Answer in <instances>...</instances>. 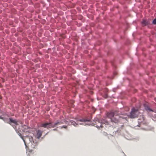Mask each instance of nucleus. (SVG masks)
<instances>
[{"label": "nucleus", "mask_w": 156, "mask_h": 156, "mask_svg": "<svg viewBox=\"0 0 156 156\" xmlns=\"http://www.w3.org/2000/svg\"><path fill=\"white\" fill-rule=\"evenodd\" d=\"M29 130H28V128L27 126H25V127L24 128V129H23V131L25 132H28Z\"/></svg>", "instance_id": "obj_14"}, {"label": "nucleus", "mask_w": 156, "mask_h": 156, "mask_svg": "<svg viewBox=\"0 0 156 156\" xmlns=\"http://www.w3.org/2000/svg\"><path fill=\"white\" fill-rule=\"evenodd\" d=\"M112 65H113V66H114V64H113V63H112Z\"/></svg>", "instance_id": "obj_22"}, {"label": "nucleus", "mask_w": 156, "mask_h": 156, "mask_svg": "<svg viewBox=\"0 0 156 156\" xmlns=\"http://www.w3.org/2000/svg\"><path fill=\"white\" fill-rule=\"evenodd\" d=\"M139 111L138 109L133 108L129 115V118L132 119L135 118L139 115Z\"/></svg>", "instance_id": "obj_3"}, {"label": "nucleus", "mask_w": 156, "mask_h": 156, "mask_svg": "<svg viewBox=\"0 0 156 156\" xmlns=\"http://www.w3.org/2000/svg\"><path fill=\"white\" fill-rule=\"evenodd\" d=\"M98 122L100 123L101 124L100 126H96V127L98 128H99L100 127H103V126L102 125L104 124L105 125L108 124V122L105 119H101L99 120H98Z\"/></svg>", "instance_id": "obj_7"}, {"label": "nucleus", "mask_w": 156, "mask_h": 156, "mask_svg": "<svg viewBox=\"0 0 156 156\" xmlns=\"http://www.w3.org/2000/svg\"><path fill=\"white\" fill-rule=\"evenodd\" d=\"M143 106L145 110L147 112H154L151 105L149 103L147 102L144 103L143 104Z\"/></svg>", "instance_id": "obj_6"}, {"label": "nucleus", "mask_w": 156, "mask_h": 156, "mask_svg": "<svg viewBox=\"0 0 156 156\" xmlns=\"http://www.w3.org/2000/svg\"><path fill=\"white\" fill-rule=\"evenodd\" d=\"M125 155L126 156H126L125 154Z\"/></svg>", "instance_id": "obj_25"}, {"label": "nucleus", "mask_w": 156, "mask_h": 156, "mask_svg": "<svg viewBox=\"0 0 156 156\" xmlns=\"http://www.w3.org/2000/svg\"><path fill=\"white\" fill-rule=\"evenodd\" d=\"M80 119H77L76 122L74 121L73 120H70L69 122H68L64 119L63 120V123H65L66 124L73 125L75 126H76V125H78V124L81 125H84L83 123H80L79 122H80L79 121Z\"/></svg>", "instance_id": "obj_5"}, {"label": "nucleus", "mask_w": 156, "mask_h": 156, "mask_svg": "<svg viewBox=\"0 0 156 156\" xmlns=\"http://www.w3.org/2000/svg\"><path fill=\"white\" fill-rule=\"evenodd\" d=\"M143 26H144L149 25L150 23L149 21L145 20H143L142 22Z\"/></svg>", "instance_id": "obj_12"}, {"label": "nucleus", "mask_w": 156, "mask_h": 156, "mask_svg": "<svg viewBox=\"0 0 156 156\" xmlns=\"http://www.w3.org/2000/svg\"><path fill=\"white\" fill-rule=\"evenodd\" d=\"M116 111L115 112V113H114L112 112H111L108 113V117L110 118L111 119V118L114 117V116L115 114H116Z\"/></svg>", "instance_id": "obj_10"}, {"label": "nucleus", "mask_w": 156, "mask_h": 156, "mask_svg": "<svg viewBox=\"0 0 156 156\" xmlns=\"http://www.w3.org/2000/svg\"><path fill=\"white\" fill-rule=\"evenodd\" d=\"M154 120L156 121V119H155V120Z\"/></svg>", "instance_id": "obj_23"}, {"label": "nucleus", "mask_w": 156, "mask_h": 156, "mask_svg": "<svg viewBox=\"0 0 156 156\" xmlns=\"http://www.w3.org/2000/svg\"><path fill=\"white\" fill-rule=\"evenodd\" d=\"M92 118L91 115L90 114L88 115V116L86 117L85 119H80L79 121H80V122H90V121L91 119Z\"/></svg>", "instance_id": "obj_8"}, {"label": "nucleus", "mask_w": 156, "mask_h": 156, "mask_svg": "<svg viewBox=\"0 0 156 156\" xmlns=\"http://www.w3.org/2000/svg\"><path fill=\"white\" fill-rule=\"evenodd\" d=\"M152 23L154 24H156V18L154 19L152 21Z\"/></svg>", "instance_id": "obj_15"}, {"label": "nucleus", "mask_w": 156, "mask_h": 156, "mask_svg": "<svg viewBox=\"0 0 156 156\" xmlns=\"http://www.w3.org/2000/svg\"><path fill=\"white\" fill-rule=\"evenodd\" d=\"M154 119H153L154 120H155V119H156V113H155V114H154Z\"/></svg>", "instance_id": "obj_18"}, {"label": "nucleus", "mask_w": 156, "mask_h": 156, "mask_svg": "<svg viewBox=\"0 0 156 156\" xmlns=\"http://www.w3.org/2000/svg\"><path fill=\"white\" fill-rule=\"evenodd\" d=\"M115 89H113V90L115 92Z\"/></svg>", "instance_id": "obj_21"}, {"label": "nucleus", "mask_w": 156, "mask_h": 156, "mask_svg": "<svg viewBox=\"0 0 156 156\" xmlns=\"http://www.w3.org/2000/svg\"><path fill=\"white\" fill-rule=\"evenodd\" d=\"M32 150H30V151L32 152Z\"/></svg>", "instance_id": "obj_24"}, {"label": "nucleus", "mask_w": 156, "mask_h": 156, "mask_svg": "<svg viewBox=\"0 0 156 156\" xmlns=\"http://www.w3.org/2000/svg\"><path fill=\"white\" fill-rule=\"evenodd\" d=\"M0 119H3L5 122H6V119L3 118L1 115H0Z\"/></svg>", "instance_id": "obj_16"}, {"label": "nucleus", "mask_w": 156, "mask_h": 156, "mask_svg": "<svg viewBox=\"0 0 156 156\" xmlns=\"http://www.w3.org/2000/svg\"><path fill=\"white\" fill-rule=\"evenodd\" d=\"M62 123H63V120L60 122L58 121L54 124H52L51 122H48L43 123L41 124V126L44 128H48L55 127L57 125H60Z\"/></svg>", "instance_id": "obj_2"}, {"label": "nucleus", "mask_w": 156, "mask_h": 156, "mask_svg": "<svg viewBox=\"0 0 156 156\" xmlns=\"http://www.w3.org/2000/svg\"><path fill=\"white\" fill-rule=\"evenodd\" d=\"M67 127V126H63L61 127V128H64L65 129H66Z\"/></svg>", "instance_id": "obj_17"}, {"label": "nucleus", "mask_w": 156, "mask_h": 156, "mask_svg": "<svg viewBox=\"0 0 156 156\" xmlns=\"http://www.w3.org/2000/svg\"><path fill=\"white\" fill-rule=\"evenodd\" d=\"M16 132L17 133L18 135L23 139V141H24V144H25V145L26 147H27V145L26 144V139H25H25H24L23 138V136H22L21 134L19 132H18V131L17 130V132L16 131Z\"/></svg>", "instance_id": "obj_11"}, {"label": "nucleus", "mask_w": 156, "mask_h": 156, "mask_svg": "<svg viewBox=\"0 0 156 156\" xmlns=\"http://www.w3.org/2000/svg\"><path fill=\"white\" fill-rule=\"evenodd\" d=\"M111 120L112 122H114L115 123H117L119 122V120L118 118H116V117H114L111 118Z\"/></svg>", "instance_id": "obj_13"}, {"label": "nucleus", "mask_w": 156, "mask_h": 156, "mask_svg": "<svg viewBox=\"0 0 156 156\" xmlns=\"http://www.w3.org/2000/svg\"><path fill=\"white\" fill-rule=\"evenodd\" d=\"M26 141H29V145H30V147L33 149H37L38 142L36 140H34L31 136H27L25 137Z\"/></svg>", "instance_id": "obj_1"}, {"label": "nucleus", "mask_w": 156, "mask_h": 156, "mask_svg": "<svg viewBox=\"0 0 156 156\" xmlns=\"http://www.w3.org/2000/svg\"><path fill=\"white\" fill-rule=\"evenodd\" d=\"M53 130L54 131H55V130H57V129H53Z\"/></svg>", "instance_id": "obj_20"}, {"label": "nucleus", "mask_w": 156, "mask_h": 156, "mask_svg": "<svg viewBox=\"0 0 156 156\" xmlns=\"http://www.w3.org/2000/svg\"><path fill=\"white\" fill-rule=\"evenodd\" d=\"M43 131H42L38 129L36 131V137L37 139H40V137L42 135Z\"/></svg>", "instance_id": "obj_9"}, {"label": "nucleus", "mask_w": 156, "mask_h": 156, "mask_svg": "<svg viewBox=\"0 0 156 156\" xmlns=\"http://www.w3.org/2000/svg\"><path fill=\"white\" fill-rule=\"evenodd\" d=\"M104 97L105 98H107L108 97V96L107 94H106L105 95Z\"/></svg>", "instance_id": "obj_19"}, {"label": "nucleus", "mask_w": 156, "mask_h": 156, "mask_svg": "<svg viewBox=\"0 0 156 156\" xmlns=\"http://www.w3.org/2000/svg\"><path fill=\"white\" fill-rule=\"evenodd\" d=\"M17 122L18 121L16 119H14L10 117L9 118V121L7 122L11 125L15 130L17 132L16 126L18 125V124Z\"/></svg>", "instance_id": "obj_4"}]
</instances>
